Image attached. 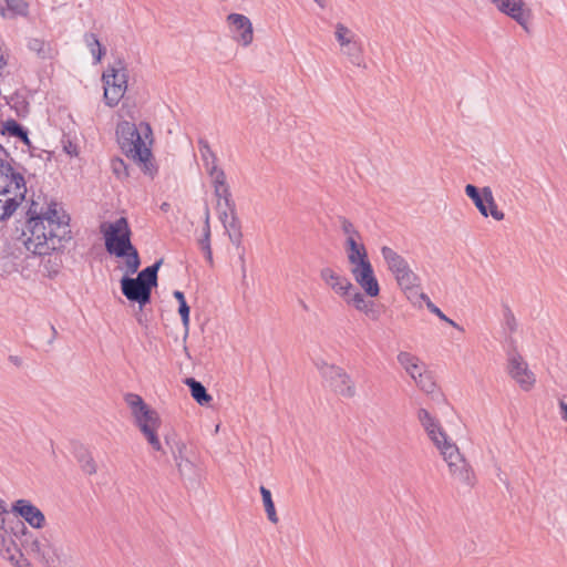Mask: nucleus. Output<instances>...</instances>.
<instances>
[{
  "label": "nucleus",
  "instance_id": "obj_47",
  "mask_svg": "<svg viewBox=\"0 0 567 567\" xmlns=\"http://www.w3.org/2000/svg\"><path fill=\"white\" fill-rule=\"evenodd\" d=\"M504 324L509 332H514L517 328L516 318L508 307L504 310Z\"/></svg>",
  "mask_w": 567,
  "mask_h": 567
},
{
  "label": "nucleus",
  "instance_id": "obj_17",
  "mask_svg": "<svg viewBox=\"0 0 567 567\" xmlns=\"http://www.w3.org/2000/svg\"><path fill=\"white\" fill-rule=\"evenodd\" d=\"M320 278L341 298H347L354 290V286L347 277L337 274L330 267H324L320 270Z\"/></svg>",
  "mask_w": 567,
  "mask_h": 567
},
{
  "label": "nucleus",
  "instance_id": "obj_37",
  "mask_svg": "<svg viewBox=\"0 0 567 567\" xmlns=\"http://www.w3.org/2000/svg\"><path fill=\"white\" fill-rule=\"evenodd\" d=\"M415 383L425 393H433L436 389V383L433 380L432 374L427 371H424L422 374H420V377L415 380Z\"/></svg>",
  "mask_w": 567,
  "mask_h": 567
},
{
  "label": "nucleus",
  "instance_id": "obj_10",
  "mask_svg": "<svg viewBox=\"0 0 567 567\" xmlns=\"http://www.w3.org/2000/svg\"><path fill=\"white\" fill-rule=\"evenodd\" d=\"M334 37L341 47V51L349 61L357 66H364L362 44L358 37L343 23L336 24Z\"/></svg>",
  "mask_w": 567,
  "mask_h": 567
},
{
  "label": "nucleus",
  "instance_id": "obj_14",
  "mask_svg": "<svg viewBox=\"0 0 567 567\" xmlns=\"http://www.w3.org/2000/svg\"><path fill=\"white\" fill-rule=\"evenodd\" d=\"M417 420L426 432L429 439L433 442L439 451L451 443L439 420L434 417L426 409H419Z\"/></svg>",
  "mask_w": 567,
  "mask_h": 567
},
{
  "label": "nucleus",
  "instance_id": "obj_3",
  "mask_svg": "<svg viewBox=\"0 0 567 567\" xmlns=\"http://www.w3.org/2000/svg\"><path fill=\"white\" fill-rule=\"evenodd\" d=\"M152 135V128L148 123L141 122L138 127L128 121H122L117 124V143L123 153L143 165L145 173H151L152 152L146 146L144 138Z\"/></svg>",
  "mask_w": 567,
  "mask_h": 567
},
{
  "label": "nucleus",
  "instance_id": "obj_45",
  "mask_svg": "<svg viewBox=\"0 0 567 567\" xmlns=\"http://www.w3.org/2000/svg\"><path fill=\"white\" fill-rule=\"evenodd\" d=\"M178 313L182 318L185 333L187 334L188 329H189V313H190V308L187 305V302H182L181 306H178Z\"/></svg>",
  "mask_w": 567,
  "mask_h": 567
},
{
  "label": "nucleus",
  "instance_id": "obj_20",
  "mask_svg": "<svg viewBox=\"0 0 567 567\" xmlns=\"http://www.w3.org/2000/svg\"><path fill=\"white\" fill-rule=\"evenodd\" d=\"M228 23L238 33L235 38L244 47L249 45L254 39V30L250 20L240 13H230L227 16Z\"/></svg>",
  "mask_w": 567,
  "mask_h": 567
},
{
  "label": "nucleus",
  "instance_id": "obj_4",
  "mask_svg": "<svg viewBox=\"0 0 567 567\" xmlns=\"http://www.w3.org/2000/svg\"><path fill=\"white\" fill-rule=\"evenodd\" d=\"M124 401L131 409L135 424L144 434L150 445L155 451H161L162 444L157 436V430L161 425V417L158 413L154 409L150 408L138 394L127 393L124 396Z\"/></svg>",
  "mask_w": 567,
  "mask_h": 567
},
{
  "label": "nucleus",
  "instance_id": "obj_18",
  "mask_svg": "<svg viewBox=\"0 0 567 567\" xmlns=\"http://www.w3.org/2000/svg\"><path fill=\"white\" fill-rule=\"evenodd\" d=\"M208 175L213 178L214 184V193L218 198V207L220 208L221 203L224 200L225 207L233 206L231 193L229 186L226 182L225 172L219 168L217 165H212L210 169L207 171Z\"/></svg>",
  "mask_w": 567,
  "mask_h": 567
},
{
  "label": "nucleus",
  "instance_id": "obj_24",
  "mask_svg": "<svg viewBox=\"0 0 567 567\" xmlns=\"http://www.w3.org/2000/svg\"><path fill=\"white\" fill-rule=\"evenodd\" d=\"M360 239H346V251L348 261L352 265H359L362 261H368V252L363 244H359Z\"/></svg>",
  "mask_w": 567,
  "mask_h": 567
},
{
  "label": "nucleus",
  "instance_id": "obj_31",
  "mask_svg": "<svg viewBox=\"0 0 567 567\" xmlns=\"http://www.w3.org/2000/svg\"><path fill=\"white\" fill-rule=\"evenodd\" d=\"M21 203L22 200L13 196L3 197L0 195V220L9 218Z\"/></svg>",
  "mask_w": 567,
  "mask_h": 567
},
{
  "label": "nucleus",
  "instance_id": "obj_43",
  "mask_svg": "<svg viewBox=\"0 0 567 567\" xmlns=\"http://www.w3.org/2000/svg\"><path fill=\"white\" fill-rule=\"evenodd\" d=\"M111 167H112L113 173L118 178L128 176L127 166L122 158H118V157L113 158L111 162Z\"/></svg>",
  "mask_w": 567,
  "mask_h": 567
},
{
  "label": "nucleus",
  "instance_id": "obj_51",
  "mask_svg": "<svg viewBox=\"0 0 567 567\" xmlns=\"http://www.w3.org/2000/svg\"><path fill=\"white\" fill-rule=\"evenodd\" d=\"M559 414L560 417L567 422V403L563 400L559 401Z\"/></svg>",
  "mask_w": 567,
  "mask_h": 567
},
{
  "label": "nucleus",
  "instance_id": "obj_13",
  "mask_svg": "<svg viewBox=\"0 0 567 567\" xmlns=\"http://www.w3.org/2000/svg\"><path fill=\"white\" fill-rule=\"evenodd\" d=\"M507 371L524 391H529L536 382L535 374L528 369L527 363L517 352L509 354Z\"/></svg>",
  "mask_w": 567,
  "mask_h": 567
},
{
  "label": "nucleus",
  "instance_id": "obj_41",
  "mask_svg": "<svg viewBox=\"0 0 567 567\" xmlns=\"http://www.w3.org/2000/svg\"><path fill=\"white\" fill-rule=\"evenodd\" d=\"M383 307L381 305H378L373 300H370L367 303V307L362 310V312L371 320L377 321L380 319L382 315Z\"/></svg>",
  "mask_w": 567,
  "mask_h": 567
},
{
  "label": "nucleus",
  "instance_id": "obj_34",
  "mask_svg": "<svg viewBox=\"0 0 567 567\" xmlns=\"http://www.w3.org/2000/svg\"><path fill=\"white\" fill-rule=\"evenodd\" d=\"M25 127L13 118L1 121L0 133L9 137H19Z\"/></svg>",
  "mask_w": 567,
  "mask_h": 567
},
{
  "label": "nucleus",
  "instance_id": "obj_38",
  "mask_svg": "<svg viewBox=\"0 0 567 567\" xmlns=\"http://www.w3.org/2000/svg\"><path fill=\"white\" fill-rule=\"evenodd\" d=\"M421 299H423L425 302H426V307L427 309L436 315L441 320L447 322L449 324H451L452 327L458 329V330H463V328H461L456 322H454L452 319L447 318L442 311L440 308H437L431 300L430 298L425 295V293H421L420 295Z\"/></svg>",
  "mask_w": 567,
  "mask_h": 567
},
{
  "label": "nucleus",
  "instance_id": "obj_35",
  "mask_svg": "<svg viewBox=\"0 0 567 567\" xmlns=\"http://www.w3.org/2000/svg\"><path fill=\"white\" fill-rule=\"evenodd\" d=\"M484 194H485V205L487 206L488 216H492L495 220L499 221L503 220L505 215L502 210L497 208V205L495 203L492 189L489 187H484Z\"/></svg>",
  "mask_w": 567,
  "mask_h": 567
},
{
  "label": "nucleus",
  "instance_id": "obj_26",
  "mask_svg": "<svg viewBox=\"0 0 567 567\" xmlns=\"http://www.w3.org/2000/svg\"><path fill=\"white\" fill-rule=\"evenodd\" d=\"M185 384L189 388L193 399L199 405H208L212 402L213 398L207 392L206 388L203 385L202 382L197 381L194 378H186Z\"/></svg>",
  "mask_w": 567,
  "mask_h": 567
},
{
  "label": "nucleus",
  "instance_id": "obj_22",
  "mask_svg": "<svg viewBox=\"0 0 567 567\" xmlns=\"http://www.w3.org/2000/svg\"><path fill=\"white\" fill-rule=\"evenodd\" d=\"M21 550L18 548L13 537L4 527V518L0 519V555L3 559L13 563Z\"/></svg>",
  "mask_w": 567,
  "mask_h": 567
},
{
  "label": "nucleus",
  "instance_id": "obj_7",
  "mask_svg": "<svg viewBox=\"0 0 567 567\" xmlns=\"http://www.w3.org/2000/svg\"><path fill=\"white\" fill-rule=\"evenodd\" d=\"M381 255L388 269L394 275L398 285L403 290H411L420 285V277L410 268L408 261L394 249L381 247Z\"/></svg>",
  "mask_w": 567,
  "mask_h": 567
},
{
  "label": "nucleus",
  "instance_id": "obj_42",
  "mask_svg": "<svg viewBox=\"0 0 567 567\" xmlns=\"http://www.w3.org/2000/svg\"><path fill=\"white\" fill-rule=\"evenodd\" d=\"M419 358L410 352L401 351L398 354V361L402 368L408 371L410 368H415V363L419 362Z\"/></svg>",
  "mask_w": 567,
  "mask_h": 567
},
{
  "label": "nucleus",
  "instance_id": "obj_6",
  "mask_svg": "<svg viewBox=\"0 0 567 567\" xmlns=\"http://www.w3.org/2000/svg\"><path fill=\"white\" fill-rule=\"evenodd\" d=\"M127 70L124 60L118 59L102 74L104 84V102L110 107L118 104L127 89Z\"/></svg>",
  "mask_w": 567,
  "mask_h": 567
},
{
  "label": "nucleus",
  "instance_id": "obj_19",
  "mask_svg": "<svg viewBox=\"0 0 567 567\" xmlns=\"http://www.w3.org/2000/svg\"><path fill=\"white\" fill-rule=\"evenodd\" d=\"M167 445H169L173 458L176 463L177 470L181 476H187L194 473L195 465L190 460L189 451L185 443L181 441H174L171 443L166 441Z\"/></svg>",
  "mask_w": 567,
  "mask_h": 567
},
{
  "label": "nucleus",
  "instance_id": "obj_55",
  "mask_svg": "<svg viewBox=\"0 0 567 567\" xmlns=\"http://www.w3.org/2000/svg\"><path fill=\"white\" fill-rule=\"evenodd\" d=\"M50 329H51L52 336H51V338L49 339L48 342H49V344H52L53 341L55 340L56 336H58V331H56V329L54 328L53 324H50Z\"/></svg>",
  "mask_w": 567,
  "mask_h": 567
},
{
  "label": "nucleus",
  "instance_id": "obj_16",
  "mask_svg": "<svg viewBox=\"0 0 567 567\" xmlns=\"http://www.w3.org/2000/svg\"><path fill=\"white\" fill-rule=\"evenodd\" d=\"M12 512L23 518L33 528L40 529L45 524L44 514L28 499L16 501L12 504Z\"/></svg>",
  "mask_w": 567,
  "mask_h": 567
},
{
  "label": "nucleus",
  "instance_id": "obj_8",
  "mask_svg": "<svg viewBox=\"0 0 567 567\" xmlns=\"http://www.w3.org/2000/svg\"><path fill=\"white\" fill-rule=\"evenodd\" d=\"M316 365L320 375L333 392L348 399L355 395L354 382L344 369L324 361L318 362Z\"/></svg>",
  "mask_w": 567,
  "mask_h": 567
},
{
  "label": "nucleus",
  "instance_id": "obj_15",
  "mask_svg": "<svg viewBox=\"0 0 567 567\" xmlns=\"http://www.w3.org/2000/svg\"><path fill=\"white\" fill-rule=\"evenodd\" d=\"M120 282L123 296L132 302H137L140 309H143L144 306L151 302L152 292L148 288L131 277V275H127L126 271Z\"/></svg>",
  "mask_w": 567,
  "mask_h": 567
},
{
  "label": "nucleus",
  "instance_id": "obj_48",
  "mask_svg": "<svg viewBox=\"0 0 567 567\" xmlns=\"http://www.w3.org/2000/svg\"><path fill=\"white\" fill-rule=\"evenodd\" d=\"M424 371V365L419 360V362L415 363V368H410L406 373L415 381Z\"/></svg>",
  "mask_w": 567,
  "mask_h": 567
},
{
  "label": "nucleus",
  "instance_id": "obj_12",
  "mask_svg": "<svg viewBox=\"0 0 567 567\" xmlns=\"http://www.w3.org/2000/svg\"><path fill=\"white\" fill-rule=\"evenodd\" d=\"M351 274L368 297L374 298L379 296L380 286L370 260L352 266Z\"/></svg>",
  "mask_w": 567,
  "mask_h": 567
},
{
  "label": "nucleus",
  "instance_id": "obj_50",
  "mask_svg": "<svg viewBox=\"0 0 567 567\" xmlns=\"http://www.w3.org/2000/svg\"><path fill=\"white\" fill-rule=\"evenodd\" d=\"M20 142H22L25 146L31 147V141L29 138V132L27 128L23 130L22 134L17 137Z\"/></svg>",
  "mask_w": 567,
  "mask_h": 567
},
{
  "label": "nucleus",
  "instance_id": "obj_2",
  "mask_svg": "<svg viewBox=\"0 0 567 567\" xmlns=\"http://www.w3.org/2000/svg\"><path fill=\"white\" fill-rule=\"evenodd\" d=\"M100 231L103 235L106 251L117 258H125L127 275L137 272L141 258L132 244V230L127 219L120 217L113 223H103Z\"/></svg>",
  "mask_w": 567,
  "mask_h": 567
},
{
  "label": "nucleus",
  "instance_id": "obj_1",
  "mask_svg": "<svg viewBox=\"0 0 567 567\" xmlns=\"http://www.w3.org/2000/svg\"><path fill=\"white\" fill-rule=\"evenodd\" d=\"M25 228L22 231L23 244L28 251L42 257V265L49 277L55 276L62 265L59 255L72 238L70 217L50 204L43 212L38 210V203L32 202L28 213Z\"/></svg>",
  "mask_w": 567,
  "mask_h": 567
},
{
  "label": "nucleus",
  "instance_id": "obj_58",
  "mask_svg": "<svg viewBox=\"0 0 567 567\" xmlns=\"http://www.w3.org/2000/svg\"><path fill=\"white\" fill-rule=\"evenodd\" d=\"M168 207H169V205L167 203H163L161 206V209L166 212L168 209Z\"/></svg>",
  "mask_w": 567,
  "mask_h": 567
},
{
  "label": "nucleus",
  "instance_id": "obj_46",
  "mask_svg": "<svg viewBox=\"0 0 567 567\" xmlns=\"http://www.w3.org/2000/svg\"><path fill=\"white\" fill-rule=\"evenodd\" d=\"M12 107L19 116H25L29 113V103L24 99H12Z\"/></svg>",
  "mask_w": 567,
  "mask_h": 567
},
{
  "label": "nucleus",
  "instance_id": "obj_23",
  "mask_svg": "<svg viewBox=\"0 0 567 567\" xmlns=\"http://www.w3.org/2000/svg\"><path fill=\"white\" fill-rule=\"evenodd\" d=\"M6 6L0 4V16L4 19H16L29 14V3L24 0H3Z\"/></svg>",
  "mask_w": 567,
  "mask_h": 567
},
{
  "label": "nucleus",
  "instance_id": "obj_49",
  "mask_svg": "<svg viewBox=\"0 0 567 567\" xmlns=\"http://www.w3.org/2000/svg\"><path fill=\"white\" fill-rule=\"evenodd\" d=\"M12 564L16 567H32L31 563L23 556L22 553H19V556Z\"/></svg>",
  "mask_w": 567,
  "mask_h": 567
},
{
  "label": "nucleus",
  "instance_id": "obj_57",
  "mask_svg": "<svg viewBox=\"0 0 567 567\" xmlns=\"http://www.w3.org/2000/svg\"><path fill=\"white\" fill-rule=\"evenodd\" d=\"M299 305L301 306V308L306 311L309 310V307L308 305L302 300V299H299Z\"/></svg>",
  "mask_w": 567,
  "mask_h": 567
},
{
  "label": "nucleus",
  "instance_id": "obj_28",
  "mask_svg": "<svg viewBox=\"0 0 567 567\" xmlns=\"http://www.w3.org/2000/svg\"><path fill=\"white\" fill-rule=\"evenodd\" d=\"M465 194L472 199L478 212L484 216L488 217L487 206L485 205L484 187L480 189L475 185L467 184L465 186Z\"/></svg>",
  "mask_w": 567,
  "mask_h": 567
},
{
  "label": "nucleus",
  "instance_id": "obj_11",
  "mask_svg": "<svg viewBox=\"0 0 567 567\" xmlns=\"http://www.w3.org/2000/svg\"><path fill=\"white\" fill-rule=\"evenodd\" d=\"M492 2L502 13L515 20L525 31H529L532 10L526 7L524 0H492Z\"/></svg>",
  "mask_w": 567,
  "mask_h": 567
},
{
  "label": "nucleus",
  "instance_id": "obj_33",
  "mask_svg": "<svg viewBox=\"0 0 567 567\" xmlns=\"http://www.w3.org/2000/svg\"><path fill=\"white\" fill-rule=\"evenodd\" d=\"M84 41L87 48L90 49L92 55L95 58V61L100 62L106 51L105 48L100 43L96 34L85 33Z\"/></svg>",
  "mask_w": 567,
  "mask_h": 567
},
{
  "label": "nucleus",
  "instance_id": "obj_29",
  "mask_svg": "<svg viewBox=\"0 0 567 567\" xmlns=\"http://www.w3.org/2000/svg\"><path fill=\"white\" fill-rule=\"evenodd\" d=\"M75 457L84 473L93 475L96 473V464L91 453L83 446L76 450Z\"/></svg>",
  "mask_w": 567,
  "mask_h": 567
},
{
  "label": "nucleus",
  "instance_id": "obj_39",
  "mask_svg": "<svg viewBox=\"0 0 567 567\" xmlns=\"http://www.w3.org/2000/svg\"><path fill=\"white\" fill-rule=\"evenodd\" d=\"M340 228L347 238L361 239V234L357 230L354 225L344 216L338 217Z\"/></svg>",
  "mask_w": 567,
  "mask_h": 567
},
{
  "label": "nucleus",
  "instance_id": "obj_21",
  "mask_svg": "<svg viewBox=\"0 0 567 567\" xmlns=\"http://www.w3.org/2000/svg\"><path fill=\"white\" fill-rule=\"evenodd\" d=\"M219 219L228 233L230 241L236 246H240L243 233L234 202L231 207H226L225 210L220 212Z\"/></svg>",
  "mask_w": 567,
  "mask_h": 567
},
{
  "label": "nucleus",
  "instance_id": "obj_59",
  "mask_svg": "<svg viewBox=\"0 0 567 567\" xmlns=\"http://www.w3.org/2000/svg\"><path fill=\"white\" fill-rule=\"evenodd\" d=\"M137 321H138V323H141V324L143 323V320H142V318H141V317H137Z\"/></svg>",
  "mask_w": 567,
  "mask_h": 567
},
{
  "label": "nucleus",
  "instance_id": "obj_30",
  "mask_svg": "<svg viewBox=\"0 0 567 567\" xmlns=\"http://www.w3.org/2000/svg\"><path fill=\"white\" fill-rule=\"evenodd\" d=\"M198 148H199L200 157H202V161L204 162L206 172L210 169L212 165H217V156L213 152L207 140L199 138L198 140Z\"/></svg>",
  "mask_w": 567,
  "mask_h": 567
},
{
  "label": "nucleus",
  "instance_id": "obj_36",
  "mask_svg": "<svg viewBox=\"0 0 567 567\" xmlns=\"http://www.w3.org/2000/svg\"><path fill=\"white\" fill-rule=\"evenodd\" d=\"M28 48L30 51L35 52L38 54V56H40L42 59H45L49 55V51H50L49 44L42 39H37V38L29 39Z\"/></svg>",
  "mask_w": 567,
  "mask_h": 567
},
{
  "label": "nucleus",
  "instance_id": "obj_53",
  "mask_svg": "<svg viewBox=\"0 0 567 567\" xmlns=\"http://www.w3.org/2000/svg\"><path fill=\"white\" fill-rule=\"evenodd\" d=\"M9 361L12 362L17 367H21V364H22V359L18 355H10Z\"/></svg>",
  "mask_w": 567,
  "mask_h": 567
},
{
  "label": "nucleus",
  "instance_id": "obj_40",
  "mask_svg": "<svg viewBox=\"0 0 567 567\" xmlns=\"http://www.w3.org/2000/svg\"><path fill=\"white\" fill-rule=\"evenodd\" d=\"M343 299L346 302L353 305V307L359 311H362L364 307H367V303L370 301L367 300L365 297L355 289L350 292V296Z\"/></svg>",
  "mask_w": 567,
  "mask_h": 567
},
{
  "label": "nucleus",
  "instance_id": "obj_54",
  "mask_svg": "<svg viewBox=\"0 0 567 567\" xmlns=\"http://www.w3.org/2000/svg\"><path fill=\"white\" fill-rule=\"evenodd\" d=\"M8 506L7 503L0 498V516L8 514Z\"/></svg>",
  "mask_w": 567,
  "mask_h": 567
},
{
  "label": "nucleus",
  "instance_id": "obj_5",
  "mask_svg": "<svg viewBox=\"0 0 567 567\" xmlns=\"http://www.w3.org/2000/svg\"><path fill=\"white\" fill-rule=\"evenodd\" d=\"M24 168L10 157L6 148L0 144V195L13 196L24 200L27 194Z\"/></svg>",
  "mask_w": 567,
  "mask_h": 567
},
{
  "label": "nucleus",
  "instance_id": "obj_32",
  "mask_svg": "<svg viewBox=\"0 0 567 567\" xmlns=\"http://www.w3.org/2000/svg\"><path fill=\"white\" fill-rule=\"evenodd\" d=\"M259 491L268 519L274 524L278 523V516L272 501L271 492L262 485L260 486Z\"/></svg>",
  "mask_w": 567,
  "mask_h": 567
},
{
  "label": "nucleus",
  "instance_id": "obj_25",
  "mask_svg": "<svg viewBox=\"0 0 567 567\" xmlns=\"http://www.w3.org/2000/svg\"><path fill=\"white\" fill-rule=\"evenodd\" d=\"M163 264V259L155 261L153 265L144 268L137 274L135 279L140 281V284L144 285L152 292V289L157 286V272L159 267Z\"/></svg>",
  "mask_w": 567,
  "mask_h": 567
},
{
  "label": "nucleus",
  "instance_id": "obj_27",
  "mask_svg": "<svg viewBox=\"0 0 567 567\" xmlns=\"http://www.w3.org/2000/svg\"><path fill=\"white\" fill-rule=\"evenodd\" d=\"M198 245L209 264H213V252L210 247V225H209V209L205 206V220L203 227V237L198 240Z\"/></svg>",
  "mask_w": 567,
  "mask_h": 567
},
{
  "label": "nucleus",
  "instance_id": "obj_9",
  "mask_svg": "<svg viewBox=\"0 0 567 567\" xmlns=\"http://www.w3.org/2000/svg\"><path fill=\"white\" fill-rule=\"evenodd\" d=\"M441 455L447 463L450 473L454 480L466 487H473L475 484V475L470 464L460 453L455 443L451 442L440 450Z\"/></svg>",
  "mask_w": 567,
  "mask_h": 567
},
{
  "label": "nucleus",
  "instance_id": "obj_52",
  "mask_svg": "<svg viewBox=\"0 0 567 567\" xmlns=\"http://www.w3.org/2000/svg\"><path fill=\"white\" fill-rule=\"evenodd\" d=\"M173 296L174 298L178 301V306H181L182 302H186V299H185V296H184V292L179 291V290H175L173 292Z\"/></svg>",
  "mask_w": 567,
  "mask_h": 567
},
{
  "label": "nucleus",
  "instance_id": "obj_56",
  "mask_svg": "<svg viewBox=\"0 0 567 567\" xmlns=\"http://www.w3.org/2000/svg\"><path fill=\"white\" fill-rule=\"evenodd\" d=\"M64 148H65L66 153L70 155L75 153V146H73L71 142L69 143V146H64Z\"/></svg>",
  "mask_w": 567,
  "mask_h": 567
},
{
  "label": "nucleus",
  "instance_id": "obj_44",
  "mask_svg": "<svg viewBox=\"0 0 567 567\" xmlns=\"http://www.w3.org/2000/svg\"><path fill=\"white\" fill-rule=\"evenodd\" d=\"M30 550L34 554H38V555H41L43 559H45V561L49 564V563H53L54 561V557L56 556L55 553H53V556L51 555H47L45 551L43 550L42 548V544L40 543L39 539H33L32 543L30 544Z\"/></svg>",
  "mask_w": 567,
  "mask_h": 567
}]
</instances>
